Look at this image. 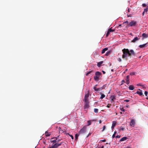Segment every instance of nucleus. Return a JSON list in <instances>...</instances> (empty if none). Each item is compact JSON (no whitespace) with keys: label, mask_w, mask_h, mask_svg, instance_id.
<instances>
[{"label":"nucleus","mask_w":148,"mask_h":148,"mask_svg":"<svg viewBox=\"0 0 148 148\" xmlns=\"http://www.w3.org/2000/svg\"><path fill=\"white\" fill-rule=\"evenodd\" d=\"M123 52L122 55V58L127 60L128 57H129L130 58L132 56H135L136 55V53L132 49L130 50V51L127 49H124L122 50Z\"/></svg>","instance_id":"nucleus-1"},{"label":"nucleus","mask_w":148,"mask_h":148,"mask_svg":"<svg viewBox=\"0 0 148 148\" xmlns=\"http://www.w3.org/2000/svg\"><path fill=\"white\" fill-rule=\"evenodd\" d=\"M101 75V73L97 71L95 73V76L94 77V80L96 81H98L99 79L100 76Z\"/></svg>","instance_id":"nucleus-2"},{"label":"nucleus","mask_w":148,"mask_h":148,"mask_svg":"<svg viewBox=\"0 0 148 148\" xmlns=\"http://www.w3.org/2000/svg\"><path fill=\"white\" fill-rule=\"evenodd\" d=\"M86 131V126H84L83 128L80 130L79 132V134H82L85 133Z\"/></svg>","instance_id":"nucleus-3"},{"label":"nucleus","mask_w":148,"mask_h":148,"mask_svg":"<svg viewBox=\"0 0 148 148\" xmlns=\"http://www.w3.org/2000/svg\"><path fill=\"white\" fill-rule=\"evenodd\" d=\"M89 96V94L88 93L85 95L84 98V102H89L88 98Z\"/></svg>","instance_id":"nucleus-4"},{"label":"nucleus","mask_w":148,"mask_h":148,"mask_svg":"<svg viewBox=\"0 0 148 148\" xmlns=\"http://www.w3.org/2000/svg\"><path fill=\"white\" fill-rule=\"evenodd\" d=\"M136 24V22L134 21H132L130 22L129 23V26H135Z\"/></svg>","instance_id":"nucleus-5"},{"label":"nucleus","mask_w":148,"mask_h":148,"mask_svg":"<svg viewBox=\"0 0 148 148\" xmlns=\"http://www.w3.org/2000/svg\"><path fill=\"white\" fill-rule=\"evenodd\" d=\"M135 124V122L134 120V119H132L130 123V125L131 127H134Z\"/></svg>","instance_id":"nucleus-6"},{"label":"nucleus","mask_w":148,"mask_h":148,"mask_svg":"<svg viewBox=\"0 0 148 148\" xmlns=\"http://www.w3.org/2000/svg\"><path fill=\"white\" fill-rule=\"evenodd\" d=\"M85 104L84 106V109H86L88 108L89 107V102H85Z\"/></svg>","instance_id":"nucleus-7"},{"label":"nucleus","mask_w":148,"mask_h":148,"mask_svg":"<svg viewBox=\"0 0 148 148\" xmlns=\"http://www.w3.org/2000/svg\"><path fill=\"white\" fill-rule=\"evenodd\" d=\"M110 98L111 99V102H114V100L116 99V96L114 95L110 97Z\"/></svg>","instance_id":"nucleus-8"},{"label":"nucleus","mask_w":148,"mask_h":148,"mask_svg":"<svg viewBox=\"0 0 148 148\" xmlns=\"http://www.w3.org/2000/svg\"><path fill=\"white\" fill-rule=\"evenodd\" d=\"M51 142L53 143H56L57 142V138L55 137V138H53L51 139Z\"/></svg>","instance_id":"nucleus-9"},{"label":"nucleus","mask_w":148,"mask_h":148,"mask_svg":"<svg viewBox=\"0 0 148 148\" xmlns=\"http://www.w3.org/2000/svg\"><path fill=\"white\" fill-rule=\"evenodd\" d=\"M142 36L143 38H147L148 37V34H146L145 33H144L142 34Z\"/></svg>","instance_id":"nucleus-10"},{"label":"nucleus","mask_w":148,"mask_h":148,"mask_svg":"<svg viewBox=\"0 0 148 148\" xmlns=\"http://www.w3.org/2000/svg\"><path fill=\"white\" fill-rule=\"evenodd\" d=\"M58 129L60 133H64V134H65L66 132L63 131V130H62L61 127H59L58 128Z\"/></svg>","instance_id":"nucleus-11"},{"label":"nucleus","mask_w":148,"mask_h":148,"mask_svg":"<svg viewBox=\"0 0 148 148\" xmlns=\"http://www.w3.org/2000/svg\"><path fill=\"white\" fill-rule=\"evenodd\" d=\"M140 39L139 38H138L137 37H135L132 41L133 42H135L136 41Z\"/></svg>","instance_id":"nucleus-12"},{"label":"nucleus","mask_w":148,"mask_h":148,"mask_svg":"<svg viewBox=\"0 0 148 148\" xmlns=\"http://www.w3.org/2000/svg\"><path fill=\"white\" fill-rule=\"evenodd\" d=\"M147 44V43H146L143 45H139V47L141 48H143V47H147V45H146Z\"/></svg>","instance_id":"nucleus-13"},{"label":"nucleus","mask_w":148,"mask_h":148,"mask_svg":"<svg viewBox=\"0 0 148 148\" xmlns=\"http://www.w3.org/2000/svg\"><path fill=\"white\" fill-rule=\"evenodd\" d=\"M116 121H113L112 122V125L111 127V128L112 129H113L116 124Z\"/></svg>","instance_id":"nucleus-14"},{"label":"nucleus","mask_w":148,"mask_h":148,"mask_svg":"<svg viewBox=\"0 0 148 148\" xmlns=\"http://www.w3.org/2000/svg\"><path fill=\"white\" fill-rule=\"evenodd\" d=\"M58 147L57 143H56L53 145H52L50 148H57Z\"/></svg>","instance_id":"nucleus-15"},{"label":"nucleus","mask_w":148,"mask_h":148,"mask_svg":"<svg viewBox=\"0 0 148 148\" xmlns=\"http://www.w3.org/2000/svg\"><path fill=\"white\" fill-rule=\"evenodd\" d=\"M129 88L130 90H133L134 89V87L133 85H131L129 87Z\"/></svg>","instance_id":"nucleus-16"},{"label":"nucleus","mask_w":148,"mask_h":148,"mask_svg":"<svg viewBox=\"0 0 148 148\" xmlns=\"http://www.w3.org/2000/svg\"><path fill=\"white\" fill-rule=\"evenodd\" d=\"M103 61H101L99 62H98L97 64V66L99 67H100V66H101L102 64L103 63Z\"/></svg>","instance_id":"nucleus-17"},{"label":"nucleus","mask_w":148,"mask_h":148,"mask_svg":"<svg viewBox=\"0 0 148 148\" xmlns=\"http://www.w3.org/2000/svg\"><path fill=\"white\" fill-rule=\"evenodd\" d=\"M45 134L46 136H49L51 135V133L48 132V131H47L45 132Z\"/></svg>","instance_id":"nucleus-18"},{"label":"nucleus","mask_w":148,"mask_h":148,"mask_svg":"<svg viewBox=\"0 0 148 148\" xmlns=\"http://www.w3.org/2000/svg\"><path fill=\"white\" fill-rule=\"evenodd\" d=\"M127 139V137H124L123 138H121L120 140V141H123L126 140Z\"/></svg>","instance_id":"nucleus-19"},{"label":"nucleus","mask_w":148,"mask_h":148,"mask_svg":"<svg viewBox=\"0 0 148 148\" xmlns=\"http://www.w3.org/2000/svg\"><path fill=\"white\" fill-rule=\"evenodd\" d=\"M108 50V48H104L102 50V52H101V53L102 54L104 53H105V52L106 51H107Z\"/></svg>","instance_id":"nucleus-20"},{"label":"nucleus","mask_w":148,"mask_h":148,"mask_svg":"<svg viewBox=\"0 0 148 148\" xmlns=\"http://www.w3.org/2000/svg\"><path fill=\"white\" fill-rule=\"evenodd\" d=\"M136 93L139 95L140 96H142L143 95V93L142 91L140 92L138 91Z\"/></svg>","instance_id":"nucleus-21"},{"label":"nucleus","mask_w":148,"mask_h":148,"mask_svg":"<svg viewBox=\"0 0 148 148\" xmlns=\"http://www.w3.org/2000/svg\"><path fill=\"white\" fill-rule=\"evenodd\" d=\"M111 52V51H107L105 55L107 56H108L110 54Z\"/></svg>","instance_id":"nucleus-22"},{"label":"nucleus","mask_w":148,"mask_h":148,"mask_svg":"<svg viewBox=\"0 0 148 148\" xmlns=\"http://www.w3.org/2000/svg\"><path fill=\"white\" fill-rule=\"evenodd\" d=\"M100 94L101 95V97L100 98L101 99H103L105 97V95L104 94H102L101 93H100Z\"/></svg>","instance_id":"nucleus-23"},{"label":"nucleus","mask_w":148,"mask_h":148,"mask_svg":"<svg viewBox=\"0 0 148 148\" xmlns=\"http://www.w3.org/2000/svg\"><path fill=\"white\" fill-rule=\"evenodd\" d=\"M103 86L101 88H97V89H96V91H100L101 90L103 89Z\"/></svg>","instance_id":"nucleus-24"},{"label":"nucleus","mask_w":148,"mask_h":148,"mask_svg":"<svg viewBox=\"0 0 148 148\" xmlns=\"http://www.w3.org/2000/svg\"><path fill=\"white\" fill-rule=\"evenodd\" d=\"M98 109L97 108H95L94 109V112L95 113H98Z\"/></svg>","instance_id":"nucleus-25"},{"label":"nucleus","mask_w":148,"mask_h":148,"mask_svg":"<svg viewBox=\"0 0 148 148\" xmlns=\"http://www.w3.org/2000/svg\"><path fill=\"white\" fill-rule=\"evenodd\" d=\"M93 72L92 71H90L88 72L86 74V76H88L89 74H90L92 72Z\"/></svg>","instance_id":"nucleus-26"},{"label":"nucleus","mask_w":148,"mask_h":148,"mask_svg":"<svg viewBox=\"0 0 148 148\" xmlns=\"http://www.w3.org/2000/svg\"><path fill=\"white\" fill-rule=\"evenodd\" d=\"M126 81H128L129 80V75H127L126 77Z\"/></svg>","instance_id":"nucleus-27"},{"label":"nucleus","mask_w":148,"mask_h":148,"mask_svg":"<svg viewBox=\"0 0 148 148\" xmlns=\"http://www.w3.org/2000/svg\"><path fill=\"white\" fill-rule=\"evenodd\" d=\"M116 133V131H115L114 133V134H113V135L112 136V138H114L115 137V135Z\"/></svg>","instance_id":"nucleus-28"},{"label":"nucleus","mask_w":148,"mask_h":148,"mask_svg":"<svg viewBox=\"0 0 148 148\" xmlns=\"http://www.w3.org/2000/svg\"><path fill=\"white\" fill-rule=\"evenodd\" d=\"M108 31L110 32H113L114 31V30H113L111 29V28H110L108 30Z\"/></svg>","instance_id":"nucleus-29"},{"label":"nucleus","mask_w":148,"mask_h":148,"mask_svg":"<svg viewBox=\"0 0 148 148\" xmlns=\"http://www.w3.org/2000/svg\"><path fill=\"white\" fill-rule=\"evenodd\" d=\"M120 130L123 131V130H125V128L122 126L121 127H120Z\"/></svg>","instance_id":"nucleus-30"},{"label":"nucleus","mask_w":148,"mask_h":148,"mask_svg":"<svg viewBox=\"0 0 148 148\" xmlns=\"http://www.w3.org/2000/svg\"><path fill=\"white\" fill-rule=\"evenodd\" d=\"M79 134H76L75 135V139L77 140L78 138V137L79 136Z\"/></svg>","instance_id":"nucleus-31"},{"label":"nucleus","mask_w":148,"mask_h":148,"mask_svg":"<svg viewBox=\"0 0 148 148\" xmlns=\"http://www.w3.org/2000/svg\"><path fill=\"white\" fill-rule=\"evenodd\" d=\"M110 32L108 30L106 34V36L108 37L109 34H110Z\"/></svg>","instance_id":"nucleus-32"},{"label":"nucleus","mask_w":148,"mask_h":148,"mask_svg":"<svg viewBox=\"0 0 148 148\" xmlns=\"http://www.w3.org/2000/svg\"><path fill=\"white\" fill-rule=\"evenodd\" d=\"M88 126H89L91 125V122L90 121H88Z\"/></svg>","instance_id":"nucleus-33"},{"label":"nucleus","mask_w":148,"mask_h":148,"mask_svg":"<svg viewBox=\"0 0 148 148\" xmlns=\"http://www.w3.org/2000/svg\"><path fill=\"white\" fill-rule=\"evenodd\" d=\"M62 142H61V143H59V144H58V143H57V145L58 146H58L61 145V144H62Z\"/></svg>","instance_id":"nucleus-34"},{"label":"nucleus","mask_w":148,"mask_h":148,"mask_svg":"<svg viewBox=\"0 0 148 148\" xmlns=\"http://www.w3.org/2000/svg\"><path fill=\"white\" fill-rule=\"evenodd\" d=\"M135 74V73L134 72H131L130 73V75H133Z\"/></svg>","instance_id":"nucleus-35"},{"label":"nucleus","mask_w":148,"mask_h":148,"mask_svg":"<svg viewBox=\"0 0 148 148\" xmlns=\"http://www.w3.org/2000/svg\"><path fill=\"white\" fill-rule=\"evenodd\" d=\"M106 126L104 125L103 126V130H102V132L104 130H105V129H106Z\"/></svg>","instance_id":"nucleus-36"},{"label":"nucleus","mask_w":148,"mask_h":148,"mask_svg":"<svg viewBox=\"0 0 148 148\" xmlns=\"http://www.w3.org/2000/svg\"><path fill=\"white\" fill-rule=\"evenodd\" d=\"M69 135L71 137L72 139L73 140L74 139L73 136V135L69 134Z\"/></svg>","instance_id":"nucleus-37"},{"label":"nucleus","mask_w":148,"mask_h":148,"mask_svg":"<svg viewBox=\"0 0 148 148\" xmlns=\"http://www.w3.org/2000/svg\"><path fill=\"white\" fill-rule=\"evenodd\" d=\"M148 10V8H147L144 10V12H147Z\"/></svg>","instance_id":"nucleus-38"},{"label":"nucleus","mask_w":148,"mask_h":148,"mask_svg":"<svg viewBox=\"0 0 148 148\" xmlns=\"http://www.w3.org/2000/svg\"><path fill=\"white\" fill-rule=\"evenodd\" d=\"M148 92L147 91H145V94L146 96H147L148 94Z\"/></svg>","instance_id":"nucleus-39"},{"label":"nucleus","mask_w":148,"mask_h":148,"mask_svg":"<svg viewBox=\"0 0 148 148\" xmlns=\"http://www.w3.org/2000/svg\"><path fill=\"white\" fill-rule=\"evenodd\" d=\"M111 106V104H108V105L107 106V107L108 108H109L110 107V106Z\"/></svg>","instance_id":"nucleus-40"},{"label":"nucleus","mask_w":148,"mask_h":148,"mask_svg":"<svg viewBox=\"0 0 148 148\" xmlns=\"http://www.w3.org/2000/svg\"><path fill=\"white\" fill-rule=\"evenodd\" d=\"M120 110L121 111H123V112H124L125 111V109L123 108H121Z\"/></svg>","instance_id":"nucleus-41"},{"label":"nucleus","mask_w":148,"mask_h":148,"mask_svg":"<svg viewBox=\"0 0 148 148\" xmlns=\"http://www.w3.org/2000/svg\"><path fill=\"white\" fill-rule=\"evenodd\" d=\"M146 5L145 3H143L142 4V6L143 7H145L146 6Z\"/></svg>","instance_id":"nucleus-42"},{"label":"nucleus","mask_w":148,"mask_h":148,"mask_svg":"<svg viewBox=\"0 0 148 148\" xmlns=\"http://www.w3.org/2000/svg\"><path fill=\"white\" fill-rule=\"evenodd\" d=\"M121 82H122V83H121V84H123L125 82V81L124 80H123Z\"/></svg>","instance_id":"nucleus-43"},{"label":"nucleus","mask_w":148,"mask_h":148,"mask_svg":"<svg viewBox=\"0 0 148 148\" xmlns=\"http://www.w3.org/2000/svg\"><path fill=\"white\" fill-rule=\"evenodd\" d=\"M124 23H127L128 24L129 23V22L128 21H126L123 23V24H124Z\"/></svg>","instance_id":"nucleus-44"},{"label":"nucleus","mask_w":148,"mask_h":148,"mask_svg":"<svg viewBox=\"0 0 148 148\" xmlns=\"http://www.w3.org/2000/svg\"><path fill=\"white\" fill-rule=\"evenodd\" d=\"M130 11H131V9L130 8H128V10H127L128 12H130Z\"/></svg>","instance_id":"nucleus-45"},{"label":"nucleus","mask_w":148,"mask_h":148,"mask_svg":"<svg viewBox=\"0 0 148 148\" xmlns=\"http://www.w3.org/2000/svg\"><path fill=\"white\" fill-rule=\"evenodd\" d=\"M116 137L117 138H119L120 137V136L119 135H117Z\"/></svg>","instance_id":"nucleus-46"},{"label":"nucleus","mask_w":148,"mask_h":148,"mask_svg":"<svg viewBox=\"0 0 148 148\" xmlns=\"http://www.w3.org/2000/svg\"><path fill=\"white\" fill-rule=\"evenodd\" d=\"M118 60L119 62H121L122 60L120 58H119Z\"/></svg>","instance_id":"nucleus-47"},{"label":"nucleus","mask_w":148,"mask_h":148,"mask_svg":"<svg viewBox=\"0 0 148 148\" xmlns=\"http://www.w3.org/2000/svg\"><path fill=\"white\" fill-rule=\"evenodd\" d=\"M60 140H61L60 139H58L57 138V143H58V142H59Z\"/></svg>","instance_id":"nucleus-48"},{"label":"nucleus","mask_w":148,"mask_h":148,"mask_svg":"<svg viewBox=\"0 0 148 148\" xmlns=\"http://www.w3.org/2000/svg\"><path fill=\"white\" fill-rule=\"evenodd\" d=\"M126 81V83L127 84H128L130 83L129 80H128V81Z\"/></svg>","instance_id":"nucleus-49"},{"label":"nucleus","mask_w":148,"mask_h":148,"mask_svg":"<svg viewBox=\"0 0 148 148\" xmlns=\"http://www.w3.org/2000/svg\"><path fill=\"white\" fill-rule=\"evenodd\" d=\"M129 101H130V100H128V99L124 100V101H126L127 102H128Z\"/></svg>","instance_id":"nucleus-50"},{"label":"nucleus","mask_w":148,"mask_h":148,"mask_svg":"<svg viewBox=\"0 0 148 148\" xmlns=\"http://www.w3.org/2000/svg\"><path fill=\"white\" fill-rule=\"evenodd\" d=\"M93 88L94 89V90L96 91V90L97 89L96 87L95 86H94L93 87Z\"/></svg>","instance_id":"nucleus-51"},{"label":"nucleus","mask_w":148,"mask_h":148,"mask_svg":"<svg viewBox=\"0 0 148 148\" xmlns=\"http://www.w3.org/2000/svg\"><path fill=\"white\" fill-rule=\"evenodd\" d=\"M140 86H142L143 88L145 87L144 86H145L144 85H140Z\"/></svg>","instance_id":"nucleus-52"},{"label":"nucleus","mask_w":148,"mask_h":148,"mask_svg":"<svg viewBox=\"0 0 148 148\" xmlns=\"http://www.w3.org/2000/svg\"><path fill=\"white\" fill-rule=\"evenodd\" d=\"M91 134L90 133H89L88 135L87 136V137H88L90 135H91Z\"/></svg>","instance_id":"nucleus-53"},{"label":"nucleus","mask_w":148,"mask_h":148,"mask_svg":"<svg viewBox=\"0 0 148 148\" xmlns=\"http://www.w3.org/2000/svg\"><path fill=\"white\" fill-rule=\"evenodd\" d=\"M102 142H105L106 141V140L105 139H104V140H102Z\"/></svg>","instance_id":"nucleus-54"},{"label":"nucleus","mask_w":148,"mask_h":148,"mask_svg":"<svg viewBox=\"0 0 148 148\" xmlns=\"http://www.w3.org/2000/svg\"><path fill=\"white\" fill-rule=\"evenodd\" d=\"M101 123V120H99V123Z\"/></svg>","instance_id":"nucleus-55"},{"label":"nucleus","mask_w":148,"mask_h":148,"mask_svg":"<svg viewBox=\"0 0 148 148\" xmlns=\"http://www.w3.org/2000/svg\"><path fill=\"white\" fill-rule=\"evenodd\" d=\"M145 12H144H144L143 13V16L144 15Z\"/></svg>","instance_id":"nucleus-56"},{"label":"nucleus","mask_w":148,"mask_h":148,"mask_svg":"<svg viewBox=\"0 0 148 148\" xmlns=\"http://www.w3.org/2000/svg\"><path fill=\"white\" fill-rule=\"evenodd\" d=\"M102 71L104 74L105 73H106L104 71Z\"/></svg>","instance_id":"nucleus-57"},{"label":"nucleus","mask_w":148,"mask_h":148,"mask_svg":"<svg viewBox=\"0 0 148 148\" xmlns=\"http://www.w3.org/2000/svg\"><path fill=\"white\" fill-rule=\"evenodd\" d=\"M104 146H103H103H101V148H104Z\"/></svg>","instance_id":"nucleus-58"},{"label":"nucleus","mask_w":148,"mask_h":148,"mask_svg":"<svg viewBox=\"0 0 148 148\" xmlns=\"http://www.w3.org/2000/svg\"><path fill=\"white\" fill-rule=\"evenodd\" d=\"M111 71H112V72L114 71V69H111Z\"/></svg>","instance_id":"nucleus-59"},{"label":"nucleus","mask_w":148,"mask_h":148,"mask_svg":"<svg viewBox=\"0 0 148 148\" xmlns=\"http://www.w3.org/2000/svg\"><path fill=\"white\" fill-rule=\"evenodd\" d=\"M127 15L128 17L130 16V15H128V14H127Z\"/></svg>","instance_id":"nucleus-60"},{"label":"nucleus","mask_w":148,"mask_h":148,"mask_svg":"<svg viewBox=\"0 0 148 148\" xmlns=\"http://www.w3.org/2000/svg\"><path fill=\"white\" fill-rule=\"evenodd\" d=\"M121 26V24H120L119 25V27L120 26Z\"/></svg>","instance_id":"nucleus-61"},{"label":"nucleus","mask_w":148,"mask_h":148,"mask_svg":"<svg viewBox=\"0 0 148 148\" xmlns=\"http://www.w3.org/2000/svg\"><path fill=\"white\" fill-rule=\"evenodd\" d=\"M127 148H131L130 147H127Z\"/></svg>","instance_id":"nucleus-62"},{"label":"nucleus","mask_w":148,"mask_h":148,"mask_svg":"<svg viewBox=\"0 0 148 148\" xmlns=\"http://www.w3.org/2000/svg\"><path fill=\"white\" fill-rule=\"evenodd\" d=\"M97 86V85H95V86L96 87V86Z\"/></svg>","instance_id":"nucleus-63"},{"label":"nucleus","mask_w":148,"mask_h":148,"mask_svg":"<svg viewBox=\"0 0 148 148\" xmlns=\"http://www.w3.org/2000/svg\"><path fill=\"white\" fill-rule=\"evenodd\" d=\"M120 113L121 114H123V112H121Z\"/></svg>","instance_id":"nucleus-64"}]
</instances>
